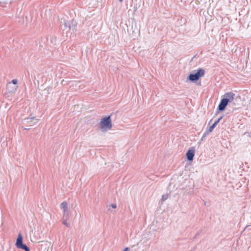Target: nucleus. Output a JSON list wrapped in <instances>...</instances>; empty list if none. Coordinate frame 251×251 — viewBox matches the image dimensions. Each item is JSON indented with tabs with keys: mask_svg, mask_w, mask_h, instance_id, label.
Here are the masks:
<instances>
[{
	"mask_svg": "<svg viewBox=\"0 0 251 251\" xmlns=\"http://www.w3.org/2000/svg\"><path fill=\"white\" fill-rule=\"evenodd\" d=\"M120 1L122 2L123 0H119Z\"/></svg>",
	"mask_w": 251,
	"mask_h": 251,
	"instance_id": "dca6fc26",
	"label": "nucleus"
},
{
	"mask_svg": "<svg viewBox=\"0 0 251 251\" xmlns=\"http://www.w3.org/2000/svg\"><path fill=\"white\" fill-rule=\"evenodd\" d=\"M16 246L18 249L25 250V251H30L28 248L25 245L23 244V236L21 233L18 234Z\"/></svg>",
	"mask_w": 251,
	"mask_h": 251,
	"instance_id": "7ed1b4c3",
	"label": "nucleus"
},
{
	"mask_svg": "<svg viewBox=\"0 0 251 251\" xmlns=\"http://www.w3.org/2000/svg\"><path fill=\"white\" fill-rule=\"evenodd\" d=\"M195 149L194 148L190 149L186 153L187 159L190 161L193 160L195 155Z\"/></svg>",
	"mask_w": 251,
	"mask_h": 251,
	"instance_id": "39448f33",
	"label": "nucleus"
},
{
	"mask_svg": "<svg viewBox=\"0 0 251 251\" xmlns=\"http://www.w3.org/2000/svg\"><path fill=\"white\" fill-rule=\"evenodd\" d=\"M63 224L64 225L66 226H69V224L68 223L67 221H66V220H65V221H64L63 222Z\"/></svg>",
	"mask_w": 251,
	"mask_h": 251,
	"instance_id": "f8f14e48",
	"label": "nucleus"
},
{
	"mask_svg": "<svg viewBox=\"0 0 251 251\" xmlns=\"http://www.w3.org/2000/svg\"><path fill=\"white\" fill-rule=\"evenodd\" d=\"M35 120V118L34 117L28 118L27 119V123H29L30 122H32L33 120Z\"/></svg>",
	"mask_w": 251,
	"mask_h": 251,
	"instance_id": "6e6552de",
	"label": "nucleus"
},
{
	"mask_svg": "<svg viewBox=\"0 0 251 251\" xmlns=\"http://www.w3.org/2000/svg\"><path fill=\"white\" fill-rule=\"evenodd\" d=\"M24 129L27 130L28 129V128H24Z\"/></svg>",
	"mask_w": 251,
	"mask_h": 251,
	"instance_id": "2eb2a0df",
	"label": "nucleus"
},
{
	"mask_svg": "<svg viewBox=\"0 0 251 251\" xmlns=\"http://www.w3.org/2000/svg\"><path fill=\"white\" fill-rule=\"evenodd\" d=\"M222 117L219 118L218 120L217 121H216L213 124L216 126L219 123L220 121L222 119Z\"/></svg>",
	"mask_w": 251,
	"mask_h": 251,
	"instance_id": "9d476101",
	"label": "nucleus"
},
{
	"mask_svg": "<svg viewBox=\"0 0 251 251\" xmlns=\"http://www.w3.org/2000/svg\"><path fill=\"white\" fill-rule=\"evenodd\" d=\"M234 94L232 92H228L226 93L224 97V98L221 100V101L219 104L218 109L220 111H223L226 108L228 102L233 101L234 99Z\"/></svg>",
	"mask_w": 251,
	"mask_h": 251,
	"instance_id": "f257e3e1",
	"label": "nucleus"
},
{
	"mask_svg": "<svg viewBox=\"0 0 251 251\" xmlns=\"http://www.w3.org/2000/svg\"><path fill=\"white\" fill-rule=\"evenodd\" d=\"M204 75V71L202 69H199L195 74H190L189 76V79L191 81L198 80L200 77L203 76Z\"/></svg>",
	"mask_w": 251,
	"mask_h": 251,
	"instance_id": "20e7f679",
	"label": "nucleus"
},
{
	"mask_svg": "<svg viewBox=\"0 0 251 251\" xmlns=\"http://www.w3.org/2000/svg\"><path fill=\"white\" fill-rule=\"evenodd\" d=\"M61 208L64 210V212L67 211V203L66 201H63L61 203Z\"/></svg>",
	"mask_w": 251,
	"mask_h": 251,
	"instance_id": "423d86ee",
	"label": "nucleus"
},
{
	"mask_svg": "<svg viewBox=\"0 0 251 251\" xmlns=\"http://www.w3.org/2000/svg\"><path fill=\"white\" fill-rule=\"evenodd\" d=\"M100 126L101 129L103 131L110 130L112 126V121L110 116L102 118L100 123Z\"/></svg>",
	"mask_w": 251,
	"mask_h": 251,
	"instance_id": "f03ea898",
	"label": "nucleus"
},
{
	"mask_svg": "<svg viewBox=\"0 0 251 251\" xmlns=\"http://www.w3.org/2000/svg\"><path fill=\"white\" fill-rule=\"evenodd\" d=\"M168 197V196L167 194L163 195L162 197V200L163 201H165L167 199Z\"/></svg>",
	"mask_w": 251,
	"mask_h": 251,
	"instance_id": "1a4fd4ad",
	"label": "nucleus"
},
{
	"mask_svg": "<svg viewBox=\"0 0 251 251\" xmlns=\"http://www.w3.org/2000/svg\"><path fill=\"white\" fill-rule=\"evenodd\" d=\"M128 250V248H126L124 251H127Z\"/></svg>",
	"mask_w": 251,
	"mask_h": 251,
	"instance_id": "4468645a",
	"label": "nucleus"
},
{
	"mask_svg": "<svg viewBox=\"0 0 251 251\" xmlns=\"http://www.w3.org/2000/svg\"><path fill=\"white\" fill-rule=\"evenodd\" d=\"M216 126L214 124H213L210 127L208 130V132L210 133L212 132L213 130V129Z\"/></svg>",
	"mask_w": 251,
	"mask_h": 251,
	"instance_id": "0eeeda50",
	"label": "nucleus"
},
{
	"mask_svg": "<svg viewBox=\"0 0 251 251\" xmlns=\"http://www.w3.org/2000/svg\"><path fill=\"white\" fill-rule=\"evenodd\" d=\"M111 206H112V208H116L117 207L116 205V204H112V205H111Z\"/></svg>",
	"mask_w": 251,
	"mask_h": 251,
	"instance_id": "ddd939ff",
	"label": "nucleus"
},
{
	"mask_svg": "<svg viewBox=\"0 0 251 251\" xmlns=\"http://www.w3.org/2000/svg\"><path fill=\"white\" fill-rule=\"evenodd\" d=\"M12 83L14 84H16L18 83L17 79H14L12 80Z\"/></svg>",
	"mask_w": 251,
	"mask_h": 251,
	"instance_id": "9b49d317",
	"label": "nucleus"
}]
</instances>
